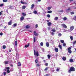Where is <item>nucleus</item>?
Here are the masks:
<instances>
[{
    "instance_id": "4",
    "label": "nucleus",
    "mask_w": 76,
    "mask_h": 76,
    "mask_svg": "<svg viewBox=\"0 0 76 76\" xmlns=\"http://www.w3.org/2000/svg\"><path fill=\"white\" fill-rule=\"evenodd\" d=\"M70 29L71 31H73L74 29V26H72L70 27Z\"/></svg>"
},
{
    "instance_id": "34",
    "label": "nucleus",
    "mask_w": 76,
    "mask_h": 76,
    "mask_svg": "<svg viewBox=\"0 0 76 76\" xmlns=\"http://www.w3.org/2000/svg\"><path fill=\"white\" fill-rule=\"evenodd\" d=\"M6 48V46L4 45L3 46V49H5Z\"/></svg>"
},
{
    "instance_id": "7",
    "label": "nucleus",
    "mask_w": 76,
    "mask_h": 76,
    "mask_svg": "<svg viewBox=\"0 0 76 76\" xmlns=\"http://www.w3.org/2000/svg\"><path fill=\"white\" fill-rule=\"evenodd\" d=\"M17 26V23H15L12 26L13 28H15V27H16V26Z\"/></svg>"
},
{
    "instance_id": "26",
    "label": "nucleus",
    "mask_w": 76,
    "mask_h": 76,
    "mask_svg": "<svg viewBox=\"0 0 76 76\" xmlns=\"http://www.w3.org/2000/svg\"><path fill=\"white\" fill-rule=\"evenodd\" d=\"M35 37H34V42H35L36 40L35 39Z\"/></svg>"
},
{
    "instance_id": "52",
    "label": "nucleus",
    "mask_w": 76,
    "mask_h": 76,
    "mask_svg": "<svg viewBox=\"0 0 76 76\" xmlns=\"http://www.w3.org/2000/svg\"><path fill=\"white\" fill-rule=\"evenodd\" d=\"M73 42L74 44H75L76 43V40L74 41V42Z\"/></svg>"
},
{
    "instance_id": "37",
    "label": "nucleus",
    "mask_w": 76,
    "mask_h": 76,
    "mask_svg": "<svg viewBox=\"0 0 76 76\" xmlns=\"http://www.w3.org/2000/svg\"><path fill=\"white\" fill-rule=\"evenodd\" d=\"M47 16L48 18H50V14L47 15Z\"/></svg>"
},
{
    "instance_id": "55",
    "label": "nucleus",
    "mask_w": 76,
    "mask_h": 76,
    "mask_svg": "<svg viewBox=\"0 0 76 76\" xmlns=\"http://www.w3.org/2000/svg\"><path fill=\"white\" fill-rule=\"evenodd\" d=\"M0 35H3V33L1 32L0 33Z\"/></svg>"
},
{
    "instance_id": "23",
    "label": "nucleus",
    "mask_w": 76,
    "mask_h": 76,
    "mask_svg": "<svg viewBox=\"0 0 76 76\" xmlns=\"http://www.w3.org/2000/svg\"><path fill=\"white\" fill-rule=\"evenodd\" d=\"M70 38L71 39V41H72L73 39V36H70Z\"/></svg>"
},
{
    "instance_id": "13",
    "label": "nucleus",
    "mask_w": 76,
    "mask_h": 76,
    "mask_svg": "<svg viewBox=\"0 0 76 76\" xmlns=\"http://www.w3.org/2000/svg\"><path fill=\"white\" fill-rule=\"evenodd\" d=\"M58 47L60 48L61 50L62 49V47L61 46V45H59L58 46Z\"/></svg>"
},
{
    "instance_id": "2",
    "label": "nucleus",
    "mask_w": 76,
    "mask_h": 76,
    "mask_svg": "<svg viewBox=\"0 0 76 76\" xmlns=\"http://www.w3.org/2000/svg\"><path fill=\"white\" fill-rule=\"evenodd\" d=\"M34 56H37V57H38V56H39V54H38V51H37L36 52L35 51V49H34Z\"/></svg>"
},
{
    "instance_id": "63",
    "label": "nucleus",
    "mask_w": 76,
    "mask_h": 76,
    "mask_svg": "<svg viewBox=\"0 0 76 76\" xmlns=\"http://www.w3.org/2000/svg\"><path fill=\"white\" fill-rule=\"evenodd\" d=\"M47 22H49V20H47Z\"/></svg>"
},
{
    "instance_id": "54",
    "label": "nucleus",
    "mask_w": 76,
    "mask_h": 76,
    "mask_svg": "<svg viewBox=\"0 0 76 76\" xmlns=\"http://www.w3.org/2000/svg\"><path fill=\"white\" fill-rule=\"evenodd\" d=\"M52 35H54V32H52L51 33Z\"/></svg>"
},
{
    "instance_id": "8",
    "label": "nucleus",
    "mask_w": 76,
    "mask_h": 76,
    "mask_svg": "<svg viewBox=\"0 0 76 76\" xmlns=\"http://www.w3.org/2000/svg\"><path fill=\"white\" fill-rule=\"evenodd\" d=\"M48 25L49 26H51V25H52V23L51 22H48Z\"/></svg>"
},
{
    "instance_id": "40",
    "label": "nucleus",
    "mask_w": 76,
    "mask_h": 76,
    "mask_svg": "<svg viewBox=\"0 0 76 76\" xmlns=\"http://www.w3.org/2000/svg\"><path fill=\"white\" fill-rule=\"evenodd\" d=\"M68 52L69 53H72V50H69L68 51Z\"/></svg>"
},
{
    "instance_id": "41",
    "label": "nucleus",
    "mask_w": 76,
    "mask_h": 76,
    "mask_svg": "<svg viewBox=\"0 0 76 76\" xmlns=\"http://www.w3.org/2000/svg\"><path fill=\"white\" fill-rule=\"evenodd\" d=\"M62 35L61 34V33H58V36L59 37H60Z\"/></svg>"
},
{
    "instance_id": "22",
    "label": "nucleus",
    "mask_w": 76,
    "mask_h": 76,
    "mask_svg": "<svg viewBox=\"0 0 76 76\" xmlns=\"http://www.w3.org/2000/svg\"><path fill=\"white\" fill-rule=\"evenodd\" d=\"M48 59H50L51 57V55H48Z\"/></svg>"
},
{
    "instance_id": "62",
    "label": "nucleus",
    "mask_w": 76,
    "mask_h": 76,
    "mask_svg": "<svg viewBox=\"0 0 76 76\" xmlns=\"http://www.w3.org/2000/svg\"><path fill=\"white\" fill-rule=\"evenodd\" d=\"M1 14H2V13L1 12H0V16L1 15Z\"/></svg>"
},
{
    "instance_id": "19",
    "label": "nucleus",
    "mask_w": 76,
    "mask_h": 76,
    "mask_svg": "<svg viewBox=\"0 0 76 76\" xmlns=\"http://www.w3.org/2000/svg\"><path fill=\"white\" fill-rule=\"evenodd\" d=\"M67 18L66 17H64L63 18V20H67Z\"/></svg>"
},
{
    "instance_id": "14",
    "label": "nucleus",
    "mask_w": 76,
    "mask_h": 76,
    "mask_svg": "<svg viewBox=\"0 0 76 76\" xmlns=\"http://www.w3.org/2000/svg\"><path fill=\"white\" fill-rule=\"evenodd\" d=\"M8 23V25H12V21H10Z\"/></svg>"
},
{
    "instance_id": "36",
    "label": "nucleus",
    "mask_w": 76,
    "mask_h": 76,
    "mask_svg": "<svg viewBox=\"0 0 76 76\" xmlns=\"http://www.w3.org/2000/svg\"><path fill=\"white\" fill-rule=\"evenodd\" d=\"M70 13L71 15H74V14H75V12H70Z\"/></svg>"
},
{
    "instance_id": "43",
    "label": "nucleus",
    "mask_w": 76,
    "mask_h": 76,
    "mask_svg": "<svg viewBox=\"0 0 76 76\" xmlns=\"http://www.w3.org/2000/svg\"><path fill=\"white\" fill-rule=\"evenodd\" d=\"M68 50H71V47H69L67 49Z\"/></svg>"
},
{
    "instance_id": "3",
    "label": "nucleus",
    "mask_w": 76,
    "mask_h": 76,
    "mask_svg": "<svg viewBox=\"0 0 76 76\" xmlns=\"http://www.w3.org/2000/svg\"><path fill=\"white\" fill-rule=\"evenodd\" d=\"M62 26L63 27V28H67V26L66 25V24H61Z\"/></svg>"
},
{
    "instance_id": "60",
    "label": "nucleus",
    "mask_w": 76,
    "mask_h": 76,
    "mask_svg": "<svg viewBox=\"0 0 76 76\" xmlns=\"http://www.w3.org/2000/svg\"><path fill=\"white\" fill-rule=\"evenodd\" d=\"M7 28V26H5L4 27V29H6Z\"/></svg>"
},
{
    "instance_id": "64",
    "label": "nucleus",
    "mask_w": 76,
    "mask_h": 76,
    "mask_svg": "<svg viewBox=\"0 0 76 76\" xmlns=\"http://www.w3.org/2000/svg\"><path fill=\"white\" fill-rule=\"evenodd\" d=\"M70 1H73V0H69Z\"/></svg>"
},
{
    "instance_id": "6",
    "label": "nucleus",
    "mask_w": 76,
    "mask_h": 76,
    "mask_svg": "<svg viewBox=\"0 0 76 76\" xmlns=\"http://www.w3.org/2000/svg\"><path fill=\"white\" fill-rule=\"evenodd\" d=\"M34 35H35V36H38V33H37V32L35 31H34Z\"/></svg>"
},
{
    "instance_id": "16",
    "label": "nucleus",
    "mask_w": 76,
    "mask_h": 76,
    "mask_svg": "<svg viewBox=\"0 0 76 76\" xmlns=\"http://www.w3.org/2000/svg\"><path fill=\"white\" fill-rule=\"evenodd\" d=\"M18 66H21V64L20 63V62H18Z\"/></svg>"
},
{
    "instance_id": "50",
    "label": "nucleus",
    "mask_w": 76,
    "mask_h": 76,
    "mask_svg": "<svg viewBox=\"0 0 76 76\" xmlns=\"http://www.w3.org/2000/svg\"><path fill=\"white\" fill-rule=\"evenodd\" d=\"M7 73H10V70H9V69L7 70Z\"/></svg>"
},
{
    "instance_id": "28",
    "label": "nucleus",
    "mask_w": 76,
    "mask_h": 76,
    "mask_svg": "<svg viewBox=\"0 0 76 76\" xmlns=\"http://www.w3.org/2000/svg\"><path fill=\"white\" fill-rule=\"evenodd\" d=\"M60 41L61 43H64V41L63 40H61Z\"/></svg>"
},
{
    "instance_id": "15",
    "label": "nucleus",
    "mask_w": 76,
    "mask_h": 76,
    "mask_svg": "<svg viewBox=\"0 0 76 76\" xmlns=\"http://www.w3.org/2000/svg\"><path fill=\"white\" fill-rule=\"evenodd\" d=\"M26 8V6L23 5L22 6V9H25Z\"/></svg>"
},
{
    "instance_id": "42",
    "label": "nucleus",
    "mask_w": 76,
    "mask_h": 76,
    "mask_svg": "<svg viewBox=\"0 0 76 76\" xmlns=\"http://www.w3.org/2000/svg\"><path fill=\"white\" fill-rule=\"evenodd\" d=\"M4 5V4H1L0 5V6H1V7H2V6H3Z\"/></svg>"
},
{
    "instance_id": "24",
    "label": "nucleus",
    "mask_w": 76,
    "mask_h": 76,
    "mask_svg": "<svg viewBox=\"0 0 76 76\" xmlns=\"http://www.w3.org/2000/svg\"><path fill=\"white\" fill-rule=\"evenodd\" d=\"M47 13H52V11H48L47 12Z\"/></svg>"
},
{
    "instance_id": "21",
    "label": "nucleus",
    "mask_w": 76,
    "mask_h": 76,
    "mask_svg": "<svg viewBox=\"0 0 76 76\" xmlns=\"http://www.w3.org/2000/svg\"><path fill=\"white\" fill-rule=\"evenodd\" d=\"M18 44V41H16L15 42V46H17Z\"/></svg>"
},
{
    "instance_id": "53",
    "label": "nucleus",
    "mask_w": 76,
    "mask_h": 76,
    "mask_svg": "<svg viewBox=\"0 0 76 76\" xmlns=\"http://www.w3.org/2000/svg\"><path fill=\"white\" fill-rule=\"evenodd\" d=\"M55 20H57L58 19V17H56L55 18Z\"/></svg>"
},
{
    "instance_id": "33",
    "label": "nucleus",
    "mask_w": 76,
    "mask_h": 76,
    "mask_svg": "<svg viewBox=\"0 0 76 76\" xmlns=\"http://www.w3.org/2000/svg\"><path fill=\"white\" fill-rule=\"evenodd\" d=\"M52 31H53V32H56V29H53L52 30Z\"/></svg>"
},
{
    "instance_id": "25",
    "label": "nucleus",
    "mask_w": 76,
    "mask_h": 76,
    "mask_svg": "<svg viewBox=\"0 0 76 76\" xmlns=\"http://www.w3.org/2000/svg\"><path fill=\"white\" fill-rule=\"evenodd\" d=\"M43 45H44V43L42 42H41L40 43V46L42 47V46H43Z\"/></svg>"
},
{
    "instance_id": "57",
    "label": "nucleus",
    "mask_w": 76,
    "mask_h": 76,
    "mask_svg": "<svg viewBox=\"0 0 76 76\" xmlns=\"http://www.w3.org/2000/svg\"><path fill=\"white\" fill-rule=\"evenodd\" d=\"M64 11L63 10H61L59 11V12H63Z\"/></svg>"
},
{
    "instance_id": "20",
    "label": "nucleus",
    "mask_w": 76,
    "mask_h": 76,
    "mask_svg": "<svg viewBox=\"0 0 76 76\" xmlns=\"http://www.w3.org/2000/svg\"><path fill=\"white\" fill-rule=\"evenodd\" d=\"M55 51H56V52H58V48H55Z\"/></svg>"
},
{
    "instance_id": "18",
    "label": "nucleus",
    "mask_w": 76,
    "mask_h": 76,
    "mask_svg": "<svg viewBox=\"0 0 76 76\" xmlns=\"http://www.w3.org/2000/svg\"><path fill=\"white\" fill-rule=\"evenodd\" d=\"M30 28V26H29V25H27L26 26V28L27 29H28V28Z\"/></svg>"
},
{
    "instance_id": "46",
    "label": "nucleus",
    "mask_w": 76,
    "mask_h": 76,
    "mask_svg": "<svg viewBox=\"0 0 76 76\" xmlns=\"http://www.w3.org/2000/svg\"><path fill=\"white\" fill-rule=\"evenodd\" d=\"M7 0H3V2H7Z\"/></svg>"
},
{
    "instance_id": "49",
    "label": "nucleus",
    "mask_w": 76,
    "mask_h": 76,
    "mask_svg": "<svg viewBox=\"0 0 76 76\" xmlns=\"http://www.w3.org/2000/svg\"><path fill=\"white\" fill-rule=\"evenodd\" d=\"M38 28V24H36L35 25V28Z\"/></svg>"
},
{
    "instance_id": "9",
    "label": "nucleus",
    "mask_w": 76,
    "mask_h": 76,
    "mask_svg": "<svg viewBox=\"0 0 76 76\" xmlns=\"http://www.w3.org/2000/svg\"><path fill=\"white\" fill-rule=\"evenodd\" d=\"M34 4H32L31 5V9H34Z\"/></svg>"
},
{
    "instance_id": "47",
    "label": "nucleus",
    "mask_w": 76,
    "mask_h": 76,
    "mask_svg": "<svg viewBox=\"0 0 76 76\" xmlns=\"http://www.w3.org/2000/svg\"><path fill=\"white\" fill-rule=\"evenodd\" d=\"M70 8H68V9L66 10V12H68V10L69 11V10H70Z\"/></svg>"
},
{
    "instance_id": "17",
    "label": "nucleus",
    "mask_w": 76,
    "mask_h": 76,
    "mask_svg": "<svg viewBox=\"0 0 76 76\" xmlns=\"http://www.w3.org/2000/svg\"><path fill=\"white\" fill-rule=\"evenodd\" d=\"M69 61L71 63H73V60L72 59H70L69 60Z\"/></svg>"
},
{
    "instance_id": "59",
    "label": "nucleus",
    "mask_w": 76,
    "mask_h": 76,
    "mask_svg": "<svg viewBox=\"0 0 76 76\" xmlns=\"http://www.w3.org/2000/svg\"><path fill=\"white\" fill-rule=\"evenodd\" d=\"M49 76V75L48 74H46V75H45V76Z\"/></svg>"
},
{
    "instance_id": "44",
    "label": "nucleus",
    "mask_w": 76,
    "mask_h": 76,
    "mask_svg": "<svg viewBox=\"0 0 76 76\" xmlns=\"http://www.w3.org/2000/svg\"><path fill=\"white\" fill-rule=\"evenodd\" d=\"M39 66H40V65L39 64H37V67H39Z\"/></svg>"
},
{
    "instance_id": "27",
    "label": "nucleus",
    "mask_w": 76,
    "mask_h": 76,
    "mask_svg": "<svg viewBox=\"0 0 76 76\" xmlns=\"http://www.w3.org/2000/svg\"><path fill=\"white\" fill-rule=\"evenodd\" d=\"M22 15L23 16H26V14H25L24 13H22Z\"/></svg>"
},
{
    "instance_id": "10",
    "label": "nucleus",
    "mask_w": 76,
    "mask_h": 76,
    "mask_svg": "<svg viewBox=\"0 0 76 76\" xmlns=\"http://www.w3.org/2000/svg\"><path fill=\"white\" fill-rule=\"evenodd\" d=\"M29 43H28V45H26L25 46V48H27V47H29Z\"/></svg>"
},
{
    "instance_id": "35",
    "label": "nucleus",
    "mask_w": 76,
    "mask_h": 76,
    "mask_svg": "<svg viewBox=\"0 0 76 76\" xmlns=\"http://www.w3.org/2000/svg\"><path fill=\"white\" fill-rule=\"evenodd\" d=\"M38 59H36L35 61V63H38Z\"/></svg>"
},
{
    "instance_id": "11",
    "label": "nucleus",
    "mask_w": 76,
    "mask_h": 76,
    "mask_svg": "<svg viewBox=\"0 0 76 76\" xmlns=\"http://www.w3.org/2000/svg\"><path fill=\"white\" fill-rule=\"evenodd\" d=\"M46 46L47 47H49V43L47 42L46 44Z\"/></svg>"
},
{
    "instance_id": "48",
    "label": "nucleus",
    "mask_w": 76,
    "mask_h": 76,
    "mask_svg": "<svg viewBox=\"0 0 76 76\" xmlns=\"http://www.w3.org/2000/svg\"><path fill=\"white\" fill-rule=\"evenodd\" d=\"M66 43H64L63 44V46L64 47H65V46H66Z\"/></svg>"
},
{
    "instance_id": "12",
    "label": "nucleus",
    "mask_w": 76,
    "mask_h": 76,
    "mask_svg": "<svg viewBox=\"0 0 76 76\" xmlns=\"http://www.w3.org/2000/svg\"><path fill=\"white\" fill-rule=\"evenodd\" d=\"M48 67H47L44 69V71H47V70H48Z\"/></svg>"
},
{
    "instance_id": "45",
    "label": "nucleus",
    "mask_w": 76,
    "mask_h": 76,
    "mask_svg": "<svg viewBox=\"0 0 76 76\" xmlns=\"http://www.w3.org/2000/svg\"><path fill=\"white\" fill-rule=\"evenodd\" d=\"M3 73H4V75H6V72H4Z\"/></svg>"
},
{
    "instance_id": "32",
    "label": "nucleus",
    "mask_w": 76,
    "mask_h": 76,
    "mask_svg": "<svg viewBox=\"0 0 76 76\" xmlns=\"http://www.w3.org/2000/svg\"><path fill=\"white\" fill-rule=\"evenodd\" d=\"M5 68L7 69V70H9L10 69V67H5Z\"/></svg>"
},
{
    "instance_id": "58",
    "label": "nucleus",
    "mask_w": 76,
    "mask_h": 76,
    "mask_svg": "<svg viewBox=\"0 0 76 76\" xmlns=\"http://www.w3.org/2000/svg\"><path fill=\"white\" fill-rule=\"evenodd\" d=\"M4 71H7V69H4Z\"/></svg>"
},
{
    "instance_id": "31",
    "label": "nucleus",
    "mask_w": 76,
    "mask_h": 76,
    "mask_svg": "<svg viewBox=\"0 0 76 76\" xmlns=\"http://www.w3.org/2000/svg\"><path fill=\"white\" fill-rule=\"evenodd\" d=\"M62 59H63V60H64V61H65V60H66V57H63L62 58Z\"/></svg>"
},
{
    "instance_id": "1",
    "label": "nucleus",
    "mask_w": 76,
    "mask_h": 76,
    "mask_svg": "<svg viewBox=\"0 0 76 76\" xmlns=\"http://www.w3.org/2000/svg\"><path fill=\"white\" fill-rule=\"evenodd\" d=\"M75 68L73 67H70L69 69L68 70V73H70L71 72H75Z\"/></svg>"
},
{
    "instance_id": "30",
    "label": "nucleus",
    "mask_w": 76,
    "mask_h": 76,
    "mask_svg": "<svg viewBox=\"0 0 76 76\" xmlns=\"http://www.w3.org/2000/svg\"><path fill=\"white\" fill-rule=\"evenodd\" d=\"M33 13L34 14H37V11L35 10L34 11Z\"/></svg>"
},
{
    "instance_id": "5",
    "label": "nucleus",
    "mask_w": 76,
    "mask_h": 76,
    "mask_svg": "<svg viewBox=\"0 0 76 76\" xmlns=\"http://www.w3.org/2000/svg\"><path fill=\"white\" fill-rule=\"evenodd\" d=\"M24 19H25V17L22 16L20 18V20L22 21V20H24Z\"/></svg>"
},
{
    "instance_id": "29",
    "label": "nucleus",
    "mask_w": 76,
    "mask_h": 76,
    "mask_svg": "<svg viewBox=\"0 0 76 76\" xmlns=\"http://www.w3.org/2000/svg\"><path fill=\"white\" fill-rule=\"evenodd\" d=\"M4 63H5V64H9V61H5V62H4Z\"/></svg>"
},
{
    "instance_id": "61",
    "label": "nucleus",
    "mask_w": 76,
    "mask_h": 76,
    "mask_svg": "<svg viewBox=\"0 0 76 76\" xmlns=\"http://www.w3.org/2000/svg\"><path fill=\"white\" fill-rule=\"evenodd\" d=\"M10 66H11V67H13V65H12V64H11L10 65Z\"/></svg>"
},
{
    "instance_id": "39",
    "label": "nucleus",
    "mask_w": 76,
    "mask_h": 76,
    "mask_svg": "<svg viewBox=\"0 0 76 76\" xmlns=\"http://www.w3.org/2000/svg\"><path fill=\"white\" fill-rule=\"evenodd\" d=\"M51 9V7H48V9L49 10H50Z\"/></svg>"
},
{
    "instance_id": "38",
    "label": "nucleus",
    "mask_w": 76,
    "mask_h": 76,
    "mask_svg": "<svg viewBox=\"0 0 76 76\" xmlns=\"http://www.w3.org/2000/svg\"><path fill=\"white\" fill-rule=\"evenodd\" d=\"M21 3H22V4H25V3L23 2V1H22V0H21Z\"/></svg>"
},
{
    "instance_id": "56",
    "label": "nucleus",
    "mask_w": 76,
    "mask_h": 76,
    "mask_svg": "<svg viewBox=\"0 0 76 76\" xmlns=\"http://www.w3.org/2000/svg\"><path fill=\"white\" fill-rule=\"evenodd\" d=\"M59 70H60V69H56V71H57V72H58V71H59Z\"/></svg>"
},
{
    "instance_id": "51",
    "label": "nucleus",
    "mask_w": 76,
    "mask_h": 76,
    "mask_svg": "<svg viewBox=\"0 0 76 76\" xmlns=\"http://www.w3.org/2000/svg\"><path fill=\"white\" fill-rule=\"evenodd\" d=\"M45 65L46 66H48V63H46L45 64Z\"/></svg>"
}]
</instances>
